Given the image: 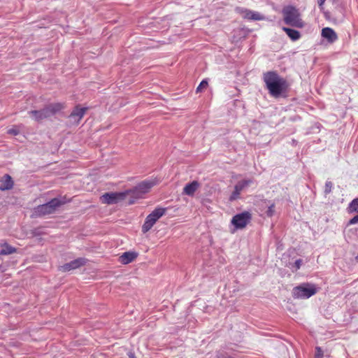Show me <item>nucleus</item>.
I'll return each mask as SVG.
<instances>
[{"mask_svg": "<svg viewBox=\"0 0 358 358\" xmlns=\"http://www.w3.org/2000/svg\"><path fill=\"white\" fill-rule=\"evenodd\" d=\"M137 257L134 252H125L120 257V261L123 264H128L133 262Z\"/></svg>", "mask_w": 358, "mask_h": 358, "instance_id": "nucleus-16", "label": "nucleus"}, {"mask_svg": "<svg viewBox=\"0 0 358 358\" xmlns=\"http://www.w3.org/2000/svg\"><path fill=\"white\" fill-rule=\"evenodd\" d=\"M303 261L301 259H296L294 264H291L290 268L293 272L298 271L301 265H302Z\"/></svg>", "mask_w": 358, "mask_h": 358, "instance_id": "nucleus-22", "label": "nucleus"}, {"mask_svg": "<svg viewBox=\"0 0 358 358\" xmlns=\"http://www.w3.org/2000/svg\"><path fill=\"white\" fill-rule=\"evenodd\" d=\"M66 202L64 197L54 198L50 201L34 208V213L36 216L50 215L55 213L59 207L66 203Z\"/></svg>", "mask_w": 358, "mask_h": 358, "instance_id": "nucleus-2", "label": "nucleus"}, {"mask_svg": "<svg viewBox=\"0 0 358 358\" xmlns=\"http://www.w3.org/2000/svg\"><path fill=\"white\" fill-rule=\"evenodd\" d=\"M348 212L353 213L358 212V198L354 199L348 205Z\"/></svg>", "mask_w": 358, "mask_h": 358, "instance_id": "nucleus-21", "label": "nucleus"}, {"mask_svg": "<svg viewBox=\"0 0 358 358\" xmlns=\"http://www.w3.org/2000/svg\"><path fill=\"white\" fill-rule=\"evenodd\" d=\"M244 18L250 20H263L265 17L257 11L245 9L243 11Z\"/></svg>", "mask_w": 358, "mask_h": 358, "instance_id": "nucleus-15", "label": "nucleus"}, {"mask_svg": "<svg viewBox=\"0 0 358 358\" xmlns=\"http://www.w3.org/2000/svg\"><path fill=\"white\" fill-rule=\"evenodd\" d=\"M325 1L326 0H317L318 6H320V8H322L323 6Z\"/></svg>", "mask_w": 358, "mask_h": 358, "instance_id": "nucleus-28", "label": "nucleus"}, {"mask_svg": "<svg viewBox=\"0 0 358 358\" xmlns=\"http://www.w3.org/2000/svg\"><path fill=\"white\" fill-rule=\"evenodd\" d=\"M166 211V208H156L146 217L142 226V231L146 233L150 230L156 222L165 214Z\"/></svg>", "mask_w": 358, "mask_h": 358, "instance_id": "nucleus-6", "label": "nucleus"}, {"mask_svg": "<svg viewBox=\"0 0 358 358\" xmlns=\"http://www.w3.org/2000/svg\"><path fill=\"white\" fill-rule=\"evenodd\" d=\"M319 289L315 284L304 282L293 289L292 296L294 299H308L315 294Z\"/></svg>", "mask_w": 358, "mask_h": 358, "instance_id": "nucleus-5", "label": "nucleus"}, {"mask_svg": "<svg viewBox=\"0 0 358 358\" xmlns=\"http://www.w3.org/2000/svg\"><path fill=\"white\" fill-rule=\"evenodd\" d=\"M13 186L14 181L10 175L5 174L0 178V191L10 190Z\"/></svg>", "mask_w": 358, "mask_h": 358, "instance_id": "nucleus-12", "label": "nucleus"}, {"mask_svg": "<svg viewBox=\"0 0 358 358\" xmlns=\"http://www.w3.org/2000/svg\"><path fill=\"white\" fill-rule=\"evenodd\" d=\"M156 184L154 180H143L134 188L127 189V192L131 195L132 199L129 201V204H133L135 199L142 198L143 194L148 192Z\"/></svg>", "mask_w": 358, "mask_h": 358, "instance_id": "nucleus-4", "label": "nucleus"}, {"mask_svg": "<svg viewBox=\"0 0 358 358\" xmlns=\"http://www.w3.org/2000/svg\"><path fill=\"white\" fill-rule=\"evenodd\" d=\"M127 195H128L127 190L120 192H107L103 194L100 199L102 203L115 204L124 200Z\"/></svg>", "mask_w": 358, "mask_h": 358, "instance_id": "nucleus-7", "label": "nucleus"}, {"mask_svg": "<svg viewBox=\"0 0 358 358\" xmlns=\"http://www.w3.org/2000/svg\"><path fill=\"white\" fill-rule=\"evenodd\" d=\"M7 133L10 135L17 136L19 134L20 131L16 127L10 128L8 130Z\"/></svg>", "mask_w": 358, "mask_h": 358, "instance_id": "nucleus-26", "label": "nucleus"}, {"mask_svg": "<svg viewBox=\"0 0 358 358\" xmlns=\"http://www.w3.org/2000/svg\"><path fill=\"white\" fill-rule=\"evenodd\" d=\"M333 186H334V185L331 181H329V180L326 181L325 186H324V192L326 195L329 194L331 192Z\"/></svg>", "mask_w": 358, "mask_h": 358, "instance_id": "nucleus-23", "label": "nucleus"}, {"mask_svg": "<svg viewBox=\"0 0 358 358\" xmlns=\"http://www.w3.org/2000/svg\"><path fill=\"white\" fill-rule=\"evenodd\" d=\"M86 262L85 258H78L69 263H66L61 266V270L63 271H69L73 269L78 268L84 265Z\"/></svg>", "mask_w": 358, "mask_h": 358, "instance_id": "nucleus-10", "label": "nucleus"}, {"mask_svg": "<svg viewBox=\"0 0 358 358\" xmlns=\"http://www.w3.org/2000/svg\"><path fill=\"white\" fill-rule=\"evenodd\" d=\"M283 20L286 24L301 28L303 23L300 18L299 10L293 6H288L282 9Z\"/></svg>", "mask_w": 358, "mask_h": 358, "instance_id": "nucleus-3", "label": "nucleus"}, {"mask_svg": "<svg viewBox=\"0 0 358 358\" xmlns=\"http://www.w3.org/2000/svg\"><path fill=\"white\" fill-rule=\"evenodd\" d=\"M86 110L87 108H80L79 106H76L69 115L70 120L73 122L78 123L84 116Z\"/></svg>", "mask_w": 358, "mask_h": 358, "instance_id": "nucleus-11", "label": "nucleus"}, {"mask_svg": "<svg viewBox=\"0 0 358 358\" xmlns=\"http://www.w3.org/2000/svg\"><path fill=\"white\" fill-rule=\"evenodd\" d=\"M16 248L8 245V243H4L1 245L0 248V255H8L15 252Z\"/></svg>", "mask_w": 358, "mask_h": 358, "instance_id": "nucleus-20", "label": "nucleus"}, {"mask_svg": "<svg viewBox=\"0 0 358 358\" xmlns=\"http://www.w3.org/2000/svg\"><path fill=\"white\" fill-rule=\"evenodd\" d=\"M199 187V183L196 180H193L185 186L183 192L188 196H192Z\"/></svg>", "mask_w": 358, "mask_h": 358, "instance_id": "nucleus-17", "label": "nucleus"}, {"mask_svg": "<svg viewBox=\"0 0 358 358\" xmlns=\"http://www.w3.org/2000/svg\"><path fill=\"white\" fill-rule=\"evenodd\" d=\"M316 358H318V357H316Z\"/></svg>", "mask_w": 358, "mask_h": 358, "instance_id": "nucleus-30", "label": "nucleus"}, {"mask_svg": "<svg viewBox=\"0 0 358 358\" xmlns=\"http://www.w3.org/2000/svg\"><path fill=\"white\" fill-rule=\"evenodd\" d=\"M322 36L330 43L335 42L338 39L336 33L330 27H325L322 29Z\"/></svg>", "mask_w": 358, "mask_h": 358, "instance_id": "nucleus-14", "label": "nucleus"}, {"mask_svg": "<svg viewBox=\"0 0 358 358\" xmlns=\"http://www.w3.org/2000/svg\"><path fill=\"white\" fill-rule=\"evenodd\" d=\"M358 223V214L348 221V225H353Z\"/></svg>", "mask_w": 358, "mask_h": 358, "instance_id": "nucleus-27", "label": "nucleus"}, {"mask_svg": "<svg viewBox=\"0 0 358 358\" xmlns=\"http://www.w3.org/2000/svg\"><path fill=\"white\" fill-rule=\"evenodd\" d=\"M274 213H275V204L271 203L268 206L267 210L266 211V214L268 217H272L274 215Z\"/></svg>", "mask_w": 358, "mask_h": 358, "instance_id": "nucleus-25", "label": "nucleus"}, {"mask_svg": "<svg viewBox=\"0 0 358 358\" xmlns=\"http://www.w3.org/2000/svg\"><path fill=\"white\" fill-rule=\"evenodd\" d=\"M29 114L37 122L50 117L46 107H44L41 110H30Z\"/></svg>", "mask_w": 358, "mask_h": 358, "instance_id": "nucleus-13", "label": "nucleus"}, {"mask_svg": "<svg viewBox=\"0 0 358 358\" xmlns=\"http://www.w3.org/2000/svg\"><path fill=\"white\" fill-rule=\"evenodd\" d=\"M254 182L252 179H244L238 181L234 186V189L229 196V201H233L239 198V195L242 191Z\"/></svg>", "mask_w": 358, "mask_h": 358, "instance_id": "nucleus-9", "label": "nucleus"}, {"mask_svg": "<svg viewBox=\"0 0 358 358\" xmlns=\"http://www.w3.org/2000/svg\"><path fill=\"white\" fill-rule=\"evenodd\" d=\"M251 219V213L244 211L235 215L232 217L231 222L236 229H243L250 222Z\"/></svg>", "mask_w": 358, "mask_h": 358, "instance_id": "nucleus-8", "label": "nucleus"}, {"mask_svg": "<svg viewBox=\"0 0 358 358\" xmlns=\"http://www.w3.org/2000/svg\"><path fill=\"white\" fill-rule=\"evenodd\" d=\"M128 356L129 358H136L134 353L132 352H129L128 353Z\"/></svg>", "mask_w": 358, "mask_h": 358, "instance_id": "nucleus-29", "label": "nucleus"}, {"mask_svg": "<svg viewBox=\"0 0 358 358\" xmlns=\"http://www.w3.org/2000/svg\"><path fill=\"white\" fill-rule=\"evenodd\" d=\"M263 80L268 94L274 98H279L285 94L288 89L287 80L277 71H269L263 74Z\"/></svg>", "mask_w": 358, "mask_h": 358, "instance_id": "nucleus-1", "label": "nucleus"}, {"mask_svg": "<svg viewBox=\"0 0 358 358\" xmlns=\"http://www.w3.org/2000/svg\"><path fill=\"white\" fill-rule=\"evenodd\" d=\"M282 29L293 41L299 40L301 37L300 32L296 29L285 27H283Z\"/></svg>", "mask_w": 358, "mask_h": 358, "instance_id": "nucleus-18", "label": "nucleus"}, {"mask_svg": "<svg viewBox=\"0 0 358 358\" xmlns=\"http://www.w3.org/2000/svg\"><path fill=\"white\" fill-rule=\"evenodd\" d=\"M208 81L206 79H204L203 80L200 84L199 85V86L196 87V92H202L203 89L204 88H206L207 86H208Z\"/></svg>", "mask_w": 358, "mask_h": 358, "instance_id": "nucleus-24", "label": "nucleus"}, {"mask_svg": "<svg viewBox=\"0 0 358 358\" xmlns=\"http://www.w3.org/2000/svg\"><path fill=\"white\" fill-rule=\"evenodd\" d=\"M45 107L48 110V113L50 117L59 112L64 108L63 105L60 103H51Z\"/></svg>", "mask_w": 358, "mask_h": 358, "instance_id": "nucleus-19", "label": "nucleus"}]
</instances>
